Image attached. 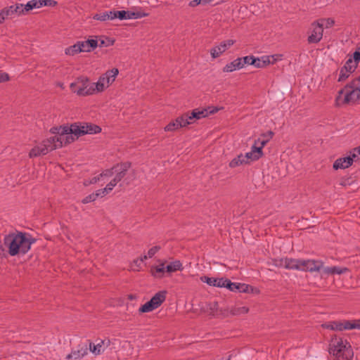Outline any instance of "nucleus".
Masks as SVG:
<instances>
[{"instance_id": "1", "label": "nucleus", "mask_w": 360, "mask_h": 360, "mask_svg": "<svg viewBox=\"0 0 360 360\" xmlns=\"http://www.w3.org/2000/svg\"><path fill=\"white\" fill-rule=\"evenodd\" d=\"M37 239L30 234L21 231L10 233L4 238V245L11 256L25 255L31 249Z\"/></svg>"}, {"instance_id": "2", "label": "nucleus", "mask_w": 360, "mask_h": 360, "mask_svg": "<svg viewBox=\"0 0 360 360\" xmlns=\"http://www.w3.org/2000/svg\"><path fill=\"white\" fill-rule=\"evenodd\" d=\"M329 352L335 356L337 360H352L354 356L349 342L336 335L330 340Z\"/></svg>"}, {"instance_id": "3", "label": "nucleus", "mask_w": 360, "mask_h": 360, "mask_svg": "<svg viewBox=\"0 0 360 360\" xmlns=\"http://www.w3.org/2000/svg\"><path fill=\"white\" fill-rule=\"evenodd\" d=\"M360 101V96L354 88H346V85L338 91L335 97V105H354Z\"/></svg>"}, {"instance_id": "4", "label": "nucleus", "mask_w": 360, "mask_h": 360, "mask_svg": "<svg viewBox=\"0 0 360 360\" xmlns=\"http://www.w3.org/2000/svg\"><path fill=\"white\" fill-rule=\"evenodd\" d=\"M76 138H79L85 134H96L101 131V128L97 124L88 122H75L72 124L70 130Z\"/></svg>"}, {"instance_id": "5", "label": "nucleus", "mask_w": 360, "mask_h": 360, "mask_svg": "<svg viewBox=\"0 0 360 360\" xmlns=\"http://www.w3.org/2000/svg\"><path fill=\"white\" fill-rule=\"evenodd\" d=\"M53 143L54 139L51 137L44 140L40 145L32 148L29 153L30 158H35L41 155H46L50 151H52L58 148H61L60 141L56 143V145H54Z\"/></svg>"}, {"instance_id": "6", "label": "nucleus", "mask_w": 360, "mask_h": 360, "mask_svg": "<svg viewBox=\"0 0 360 360\" xmlns=\"http://www.w3.org/2000/svg\"><path fill=\"white\" fill-rule=\"evenodd\" d=\"M167 292L161 290L155 293L151 299L141 305L139 309L140 313H146L158 308L166 300Z\"/></svg>"}, {"instance_id": "7", "label": "nucleus", "mask_w": 360, "mask_h": 360, "mask_svg": "<svg viewBox=\"0 0 360 360\" xmlns=\"http://www.w3.org/2000/svg\"><path fill=\"white\" fill-rule=\"evenodd\" d=\"M204 310L212 317L224 319L229 316V308L219 307L217 302H210L206 303Z\"/></svg>"}, {"instance_id": "8", "label": "nucleus", "mask_w": 360, "mask_h": 360, "mask_svg": "<svg viewBox=\"0 0 360 360\" xmlns=\"http://www.w3.org/2000/svg\"><path fill=\"white\" fill-rule=\"evenodd\" d=\"M321 326L323 328L338 331H342L343 330L356 329V327H357L356 326H354V320L333 321L325 323L322 324Z\"/></svg>"}, {"instance_id": "9", "label": "nucleus", "mask_w": 360, "mask_h": 360, "mask_svg": "<svg viewBox=\"0 0 360 360\" xmlns=\"http://www.w3.org/2000/svg\"><path fill=\"white\" fill-rule=\"evenodd\" d=\"M311 34L308 37L307 41L309 44H317L323 37V24L316 20L311 23Z\"/></svg>"}, {"instance_id": "10", "label": "nucleus", "mask_w": 360, "mask_h": 360, "mask_svg": "<svg viewBox=\"0 0 360 360\" xmlns=\"http://www.w3.org/2000/svg\"><path fill=\"white\" fill-rule=\"evenodd\" d=\"M70 128H72V124L70 126H68V131L66 132L67 134H64L63 135H61V136H53L51 137L54 139V145H56V143L60 141L62 147L63 146H66L74 142L76 139H78L76 138V136L74 135V133L72 132L73 130L71 129L70 131Z\"/></svg>"}, {"instance_id": "11", "label": "nucleus", "mask_w": 360, "mask_h": 360, "mask_svg": "<svg viewBox=\"0 0 360 360\" xmlns=\"http://www.w3.org/2000/svg\"><path fill=\"white\" fill-rule=\"evenodd\" d=\"M236 41L233 39H228L221 41L219 45L213 47L210 50V54L213 58H218L221 54L225 52L228 49L235 44Z\"/></svg>"}, {"instance_id": "12", "label": "nucleus", "mask_w": 360, "mask_h": 360, "mask_svg": "<svg viewBox=\"0 0 360 360\" xmlns=\"http://www.w3.org/2000/svg\"><path fill=\"white\" fill-rule=\"evenodd\" d=\"M301 271H308L310 272L319 271L323 267V262L319 260L302 259Z\"/></svg>"}, {"instance_id": "13", "label": "nucleus", "mask_w": 360, "mask_h": 360, "mask_svg": "<svg viewBox=\"0 0 360 360\" xmlns=\"http://www.w3.org/2000/svg\"><path fill=\"white\" fill-rule=\"evenodd\" d=\"M88 353V345L87 343L79 344L77 346V349H72V352L67 355L66 359H79L84 357Z\"/></svg>"}, {"instance_id": "14", "label": "nucleus", "mask_w": 360, "mask_h": 360, "mask_svg": "<svg viewBox=\"0 0 360 360\" xmlns=\"http://www.w3.org/2000/svg\"><path fill=\"white\" fill-rule=\"evenodd\" d=\"M223 283H224V284L222 288H226L232 292H242V291H247V288H248L245 285V283H233L226 278H224Z\"/></svg>"}, {"instance_id": "15", "label": "nucleus", "mask_w": 360, "mask_h": 360, "mask_svg": "<svg viewBox=\"0 0 360 360\" xmlns=\"http://www.w3.org/2000/svg\"><path fill=\"white\" fill-rule=\"evenodd\" d=\"M70 89L72 92L76 93L79 96H88L95 93L94 84H89V86H85L84 88H77V84H71Z\"/></svg>"}, {"instance_id": "16", "label": "nucleus", "mask_w": 360, "mask_h": 360, "mask_svg": "<svg viewBox=\"0 0 360 360\" xmlns=\"http://www.w3.org/2000/svg\"><path fill=\"white\" fill-rule=\"evenodd\" d=\"M353 164V158L350 156L340 158L333 163V169L337 170L339 169H346Z\"/></svg>"}, {"instance_id": "17", "label": "nucleus", "mask_w": 360, "mask_h": 360, "mask_svg": "<svg viewBox=\"0 0 360 360\" xmlns=\"http://www.w3.org/2000/svg\"><path fill=\"white\" fill-rule=\"evenodd\" d=\"M82 52H91L94 50L98 45L97 39H87L86 41H79Z\"/></svg>"}, {"instance_id": "18", "label": "nucleus", "mask_w": 360, "mask_h": 360, "mask_svg": "<svg viewBox=\"0 0 360 360\" xmlns=\"http://www.w3.org/2000/svg\"><path fill=\"white\" fill-rule=\"evenodd\" d=\"M166 262H162L158 266H152L150 267V272L151 275L156 278H162L165 276V273L166 272V267L165 266V264Z\"/></svg>"}, {"instance_id": "19", "label": "nucleus", "mask_w": 360, "mask_h": 360, "mask_svg": "<svg viewBox=\"0 0 360 360\" xmlns=\"http://www.w3.org/2000/svg\"><path fill=\"white\" fill-rule=\"evenodd\" d=\"M202 282L206 283L210 286L222 288L224 283H223L224 278H214V277H208V276H202L200 278Z\"/></svg>"}, {"instance_id": "20", "label": "nucleus", "mask_w": 360, "mask_h": 360, "mask_svg": "<svg viewBox=\"0 0 360 360\" xmlns=\"http://www.w3.org/2000/svg\"><path fill=\"white\" fill-rule=\"evenodd\" d=\"M241 59H239V58L235 59L232 62L226 64L223 68V72H231L236 70H240L243 68V64L240 62Z\"/></svg>"}, {"instance_id": "21", "label": "nucleus", "mask_w": 360, "mask_h": 360, "mask_svg": "<svg viewBox=\"0 0 360 360\" xmlns=\"http://www.w3.org/2000/svg\"><path fill=\"white\" fill-rule=\"evenodd\" d=\"M301 262L302 259L286 258V261L284 262L285 264V269L301 271Z\"/></svg>"}, {"instance_id": "22", "label": "nucleus", "mask_w": 360, "mask_h": 360, "mask_svg": "<svg viewBox=\"0 0 360 360\" xmlns=\"http://www.w3.org/2000/svg\"><path fill=\"white\" fill-rule=\"evenodd\" d=\"M118 73L119 70L117 68H112L110 70H108L105 74L102 75L103 77H105L107 86H108L115 81Z\"/></svg>"}, {"instance_id": "23", "label": "nucleus", "mask_w": 360, "mask_h": 360, "mask_svg": "<svg viewBox=\"0 0 360 360\" xmlns=\"http://www.w3.org/2000/svg\"><path fill=\"white\" fill-rule=\"evenodd\" d=\"M349 269L347 267H339V266H330L326 267L323 269V272L326 274H342L348 271Z\"/></svg>"}, {"instance_id": "24", "label": "nucleus", "mask_w": 360, "mask_h": 360, "mask_svg": "<svg viewBox=\"0 0 360 360\" xmlns=\"http://www.w3.org/2000/svg\"><path fill=\"white\" fill-rule=\"evenodd\" d=\"M182 118L180 117H176L175 120L170 122L165 127V131H173L179 128L184 127L182 122Z\"/></svg>"}, {"instance_id": "25", "label": "nucleus", "mask_w": 360, "mask_h": 360, "mask_svg": "<svg viewBox=\"0 0 360 360\" xmlns=\"http://www.w3.org/2000/svg\"><path fill=\"white\" fill-rule=\"evenodd\" d=\"M166 272L167 273H173L177 271L183 270L182 264L179 260H176L172 262H170L166 266Z\"/></svg>"}, {"instance_id": "26", "label": "nucleus", "mask_w": 360, "mask_h": 360, "mask_svg": "<svg viewBox=\"0 0 360 360\" xmlns=\"http://www.w3.org/2000/svg\"><path fill=\"white\" fill-rule=\"evenodd\" d=\"M249 308L246 307H235L231 309H229V316H239L241 314H245L248 313Z\"/></svg>"}, {"instance_id": "27", "label": "nucleus", "mask_w": 360, "mask_h": 360, "mask_svg": "<svg viewBox=\"0 0 360 360\" xmlns=\"http://www.w3.org/2000/svg\"><path fill=\"white\" fill-rule=\"evenodd\" d=\"M79 44V41H77L75 44L66 48L65 50V54L69 56H74L77 53L82 52V49H81V46Z\"/></svg>"}, {"instance_id": "28", "label": "nucleus", "mask_w": 360, "mask_h": 360, "mask_svg": "<svg viewBox=\"0 0 360 360\" xmlns=\"http://www.w3.org/2000/svg\"><path fill=\"white\" fill-rule=\"evenodd\" d=\"M112 11L101 12L94 14L92 18L94 20L104 22L108 20H112V18L110 17V15H112Z\"/></svg>"}, {"instance_id": "29", "label": "nucleus", "mask_w": 360, "mask_h": 360, "mask_svg": "<svg viewBox=\"0 0 360 360\" xmlns=\"http://www.w3.org/2000/svg\"><path fill=\"white\" fill-rule=\"evenodd\" d=\"M115 42V40L114 39L101 36L99 39V44L98 46L100 47H108L110 46H112Z\"/></svg>"}, {"instance_id": "30", "label": "nucleus", "mask_w": 360, "mask_h": 360, "mask_svg": "<svg viewBox=\"0 0 360 360\" xmlns=\"http://www.w3.org/2000/svg\"><path fill=\"white\" fill-rule=\"evenodd\" d=\"M68 131V125H63L59 127H54L50 129V132L55 136H61L64 134H67Z\"/></svg>"}, {"instance_id": "31", "label": "nucleus", "mask_w": 360, "mask_h": 360, "mask_svg": "<svg viewBox=\"0 0 360 360\" xmlns=\"http://www.w3.org/2000/svg\"><path fill=\"white\" fill-rule=\"evenodd\" d=\"M245 162L246 160H244L243 155L240 154L229 162V167L231 168H234L239 165L245 164Z\"/></svg>"}, {"instance_id": "32", "label": "nucleus", "mask_w": 360, "mask_h": 360, "mask_svg": "<svg viewBox=\"0 0 360 360\" xmlns=\"http://www.w3.org/2000/svg\"><path fill=\"white\" fill-rule=\"evenodd\" d=\"M94 84L95 92H101L103 91L105 89V84H106L105 77L102 75L99 77L98 80L96 83H92Z\"/></svg>"}, {"instance_id": "33", "label": "nucleus", "mask_w": 360, "mask_h": 360, "mask_svg": "<svg viewBox=\"0 0 360 360\" xmlns=\"http://www.w3.org/2000/svg\"><path fill=\"white\" fill-rule=\"evenodd\" d=\"M72 84H77V88H84L85 86H89V79L88 77L84 76L79 77L75 82Z\"/></svg>"}, {"instance_id": "34", "label": "nucleus", "mask_w": 360, "mask_h": 360, "mask_svg": "<svg viewBox=\"0 0 360 360\" xmlns=\"http://www.w3.org/2000/svg\"><path fill=\"white\" fill-rule=\"evenodd\" d=\"M180 118H182L183 120H181L182 124L184 127H186L188 124H191L194 122L195 117H191V114L186 112L184 113L181 116H179Z\"/></svg>"}, {"instance_id": "35", "label": "nucleus", "mask_w": 360, "mask_h": 360, "mask_svg": "<svg viewBox=\"0 0 360 360\" xmlns=\"http://www.w3.org/2000/svg\"><path fill=\"white\" fill-rule=\"evenodd\" d=\"M351 74H352V72H349V71L347 70L346 67H342L340 70V74H339V77L338 79V82H345V80H347L349 78V77L350 76Z\"/></svg>"}, {"instance_id": "36", "label": "nucleus", "mask_w": 360, "mask_h": 360, "mask_svg": "<svg viewBox=\"0 0 360 360\" xmlns=\"http://www.w3.org/2000/svg\"><path fill=\"white\" fill-rule=\"evenodd\" d=\"M103 344L101 342L97 343L96 345H93L91 342H89V350L94 354L95 355L100 354L102 352H103Z\"/></svg>"}, {"instance_id": "37", "label": "nucleus", "mask_w": 360, "mask_h": 360, "mask_svg": "<svg viewBox=\"0 0 360 360\" xmlns=\"http://www.w3.org/2000/svg\"><path fill=\"white\" fill-rule=\"evenodd\" d=\"M127 13L128 11H112L111 18L112 20L115 18H118L120 20H126L127 19Z\"/></svg>"}, {"instance_id": "38", "label": "nucleus", "mask_w": 360, "mask_h": 360, "mask_svg": "<svg viewBox=\"0 0 360 360\" xmlns=\"http://www.w3.org/2000/svg\"><path fill=\"white\" fill-rule=\"evenodd\" d=\"M40 8L39 5V0H32L28 1L25 5H24V9L26 13L34 8Z\"/></svg>"}, {"instance_id": "39", "label": "nucleus", "mask_w": 360, "mask_h": 360, "mask_svg": "<svg viewBox=\"0 0 360 360\" xmlns=\"http://www.w3.org/2000/svg\"><path fill=\"white\" fill-rule=\"evenodd\" d=\"M148 13H143V12H134V11H128L127 13V19H138L141 18L142 17L147 16Z\"/></svg>"}, {"instance_id": "40", "label": "nucleus", "mask_w": 360, "mask_h": 360, "mask_svg": "<svg viewBox=\"0 0 360 360\" xmlns=\"http://www.w3.org/2000/svg\"><path fill=\"white\" fill-rule=\"evenodd\" d=\"M357 66L358 65L356 64L353 63L352 58H349V59H347L343 67H346L347 70H348L349 72L353 73L356 70Z\"/></svg>"}, {"instance_id": "41", "label": "nucleus", "mask_w": 360, "mask_h": 360, "mask_svg": "<svg viewBox=\"0 0 360 360\" xmlns=\"http://www.w3.org/2000/svg\"><path fill=\"white\" fill-rule=\"evenodd\" d=\"M244 160H246L245 164H249L252 161H255L259 160L257 155H255L252 151L246 153L245 155H243Z\"/></svg>"}, {"instance_id": "42", "label": "nucleus", "mask_w": 360, "mask_h": 360, "mask_svg": "<svg viewBox=\"0 0 360 360\" xmlns=\"http://www.w3.org/2000/svg\"><path fill=\"white\" fill-rule=\"evenodd\" d=\"M57 4V1L54 0H39V5L40 8L42 6L54 7Z\"/></svg>"}, {"instance_id": "43", "label": "nucleus", "mask_w": 360, "mask_h": 360, "mask_svg": "<svg viewBox=\"0 0 360 360\" xmlns=\"http://www.w3.org/2000/svg\"><path fill=\"white\" fill-rule=\"evenodd\" d=\"M14 10V6L12 5L8 7H6L2 9L3 13L4 14L6 18L11 17L12 18L13 15L15 14Z\"/></svg>"}, {"instance_id": "44", "label": "nucleus", "mask_w": 360, "mask_h": 360, "mask_svg": "<svg viewBox=\"0 0 360 360\" xmlns=\"http://www.w3.org/2000/svg\"><path fill=\"white\" fill-rule=\"evenodd\" d=\"M14 6V11L16 15H25L26 14L25 11L24 9V5L22 4H15Z\"/></svg>"}, {"instance_id": "45", "label": "nucleus", "mask_w": 360, "mask_h": 360, "mask_svg": "<svg viewBox=\"0 0 360 360\" xmlns=\"http://www.w3.org/2000/svg\"><path fill=\"white\" fill-rule=\"evenodd\" d=\"M119 167V164H117L116 165H114L112 168L105 169L103 171L101 174H100V176H111L114 174V170L117 171V167Z\"/></svg>"}, {"instance_id": "46", "label": "nucleus", "mask_w": 360, "mask_h": 360, "mask_svg": "<svg viewBox=\"0 0 360 360\" xmlns=\"http://www.w3.org/2000/svg\"><path fill=\"white\" fill-rule=\"evenodd\" d=\"M251 151L253 153H255V155H257V158H259L263 156V151L261 149V147H259V146L253 144V146L251 148Z\"/></svg>"}, {"instance_id": "47", "label": "nucleus", "mask_w": 360, "mask_h": 360, "mask_svg": "<svg viewBox=\"0 0 360 360\" xmlns=\"http://www.w3.org/2000/svg\"><path fill=\"white\" fill-rule=\"evenodd\" d=\"M254 56H247L244 57L239 58V59H241L240 62L243 64V68L245 67V65H251L252 63L251 60L254 59Z\"/></svg>"}, {"instance_id": "48", "label": "nucleus", "mask_w": 360, "mask_h": 360, "mask_svg": "<svg viewBox=\"0 0 360 360\" xmlns=\"http://www.w3.org/2000/svg\"><path fill=\"white\" fill-rule=\"evenodd\" d=\"M160 249L161 247L160 245H155L149 249L147 254L148 257L152 258Z\"/></svg>"}, {"instance_id": "49", "label": "nucleus", "mask_w": 360, "mask_h": 360, "mask_svg": "<svg viewBox=\"0 0 360 360\" xmlns=\"http://www.w3.org/2000/svg\"><path fill=\"white\" fill-rule=\"evenodd\" d=\"M96 200V195L93 193L89 194V195L86 196L82 200V203L86 204L91 202H94Z\"/></svg>"}, {"instance_id": "50", "label": "nucleus", "mask_w": 360, "mask_h": 360, "mask_svg": "<svg viewBox=\"0 0 360 360\" xmlns=\"http://www.w3.org/2000/svg\"><path fill=\"white\" fill-rule=\"evenodd\" d=\"M320 22L323 24V22H326V27L328 28L332 27L335 24V20L332 18H321L319 19Z\"/></svg>"}, {"instance_id": "51", "label": "nucleus", "mask_w": 360, "mask_h": 360, "mask_svg": "<svg viewBox=\"0 0 360 360\" xmlns=\"http://www.w3.org/2000/svg\"><path fill=\"white\" fill-rule=\"evenodd\" d=\"M131 163L130 162H124L121 164H119V167H120V170L127 173L128 169L131 167Z\"/></svg>"}, {"instance_id": "52", "label": "nucleus", "mask_w": 360, "mask_h": 360, "mask_svg": "<svg viewBox=\"0 0 360 360\" xmlns=\"http://www.w3.org/2000/svg\"><path fill=\"white\" fill-rule=\"evenodd\" d=\"M251 63H252V65H253L257 68H263V65L262 63V60L259 59V58L254 57V59H252V60H251Z\"/></svg>"}, {"instance_id": "53", "label": "nucleus", "mask_w": 360, "mask_h": 360, "mask_svg": "<svg viewBox=\"0 0 360 360\" xmlns=\"http://www.w3.org/2000/svg\"><path fill=\"white\" fill-rule=\"evenodd\" d=\"M118 182L113 178L105 186V189L108 192H110L117 185Z\"/></svg>"}, {"instance_id": "54", "label": "nucleus", "mask_w": 360, "mask_h": 360, "mask_svg": "<svg viewBox=\"0 0 360 360\" xmlns=\"http://www.w3.org/2000/svg\"><path fill=\"white\" fill-rule=\"evenodd\" d=\"M285 261H286V258H282V259H274V264L276 266H278V267H285Z\"/></svg>"}, {"instance_id": "55", "label": "nucleus", "mask_w": 360, "mask_h": 360, "mask_svg": "<svg viewBox=\"0 0 360 360\" xmlns=\"http://www.w3.org/2000/svg\"><path fill=\"white\" fill-rule=\"evenodd\" d=\"M245 285H246L247 287H248V288H247V291H242V292L252 293V294H253V293H256V294H257V293H259V290L257 288H254V287H252V285H248V284H245Z\"/></svg>"}, {"instance_id": "56", "label": "nucleus", "mask_w": 360, "mask_h": 360, "mask_svg": "<svg viewBox=\"0 0 360 360\" xmlns=\"http://www.w3.org/2000/svg\"><path fill=\"white\" fill-rule=\"evenodd\" d=\"M353 60V63L356 64L358 65L359 63L360 62V51H355L353 53V58H352Z\"/></svg>"}, {"instance_id": "57", "label": "nucleus", "mask_w": 360, "mask_h": 360, "mask_svg": "<svg viewBox=\"0 0 360 360\" xmlns=\"http://www.w3.org/2000/svg\"><path fill=\"white\" fill-rule=\"evenodd\" d=\"M10 79L8 74L0 70V83L8 81Z\"/></svg>"}, {"instance_id": "58", "label": "nucleus", "mask_w": 360, "mask_h": 360, "mask_svg": "<svg viewBox=\"0 0 360 360\" xmlns=\"http://www.w3.org/2000/svg\"><path fill=\"white\" fill-rule=\"evenodd\" d=\"M274 135V133L272 131H268L266 133H264L261 134V137L263 139H265L268 140V141H270L273 138Z\"/></svg>"}, {"instance_id": "59", "label": "nucleus", "mask_w": 360, "mask_h": 360, "mask_svg": "<svg viewBox=\"0 0 360 360\" xmlns=\"http://www.w3.org/2000/svg\"><path fill=\"white\" fill-rule=\"evenodd\" d=\"M108 193V192L107 191V190L104 188L102 189H98V191H96V193H94L96 195V198H97L98 197L105 196Z\"/></svg>"}, {"instance_id": "60", "label": "nucleus", "mask_w": 360, "mask_h": 360, "mask_svg": "<svg viewBox=\"0 0 360 360\" xmlns=\"http://www.w3.org/2000/svg\"><path fill=\"white\" fill-rule=\"evenodd\" d=\"M127 174V173L122 172V171H120L117 173V174L115 175V176L114 177V179L117 181V182H120L124 176L125 175Z\"/></svg>"}, {"instance_id": "61", "label": "nucleus", "mask_w": 360, "mask_h": 360, "mask_svg": "<svg viewBox=\"0 0 360 360\" xmlns=\"http://www.w3.org/2000/svg\"><path fill=\"white\" fill-rule=\"evenodd\" d=\"M261 60L263 68L271 63V61L270 60V56H263L262 57Z\"/></svg>"}, {"instance_id": "62", "label": "nucleus", "mask_w": 360, "mask_h": 360, "mask_svg": "<svg viewBox=\"0 0 360 360\" xmlns=\"http://www.w3.org/2000/svg\"><path fill=\"white\" fill-rule=\"evenodd\" d=\"M200 4H202V1L200 0H192L189 2L188 6L191 7H195Z\"/></svg>"}, {"instance_id": "63", "label": "nucleus", "mask_w": 360, "mask_h": 360, "mask_svg": "<svg viewBox=\"0 0 360 360\" xmlns=\"http://www.w3.org/2000/svg\"><path fill=\"white\" fill-rule=\"evenodd\" d=\"M198 114L200 118H202V117H205L206 116H207L208 112L206 109H203L202 110H199L198 109Z\"/></svg>"}, {"instance_id": "64", "label": "nucleus", "mask_w": 360, "mask_h": 360, "mask_svg": "<svg viewBox=\"0 0 360 360\" xmlns=\"http://www.w3.org/2000/svg\"><path fill=\"white\" fill-rule=\"evenodd\" d=\"M268 140L265 139H263L262 137H260V142H259V147H261V149L262 150V148L264 147V146L268 143Z\"/></svg>"}]
</instances>
